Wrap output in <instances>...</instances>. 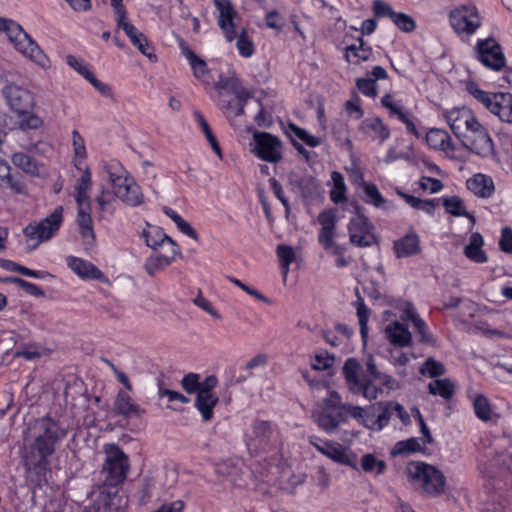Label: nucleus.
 Listing matches in <instances>:
<instances>
[{"mask_svg": "<svg viewBox=\"0 0 512 512\" xmlns=\"http://www.w3.org/2000/svg\"><path fill=\"white\" fill-rule=\"evenodd\" d=\"M36 429L38 434L26 448L23 462L31 482L40 486L50 465L49 457L54 454L56 445L66 437L67 431L48 416L36 422Z\"/></svg>", "mask_w": 512, "mask_h": 512, "instance_id": "f257e3e1", "label": "nucleus"}, {"mask_svg": "<svg viewBox=\"0 0 512 512\" xmlns=\"http://www.w3.org/2000/svg\"><path fill=\"white\" fill-rule=\"evenodd\" d=\"M361 413H363L362 407L342 403L338 393L332 391L323 400L320 410L313 413V418L323 431L331 434L350 417L358 421Z\"/></svg>", "mask_w": 512, "mask_h": 512, "instance_id": "f03ea898", "label": "nucleus"}, {"mask_svg": "<svg viewBox=\"0 0 512 512\" xmlns=\"http://www.w3.org/2000/svg\"><path fill=\"white\" fill-rule=\"evenodd\" d=\"M104 171L108 174L115 197L132 207L142 204L143 194L140 186L118 161L105 163Z\"/></svg>", "mask_w": 512, "mask_h": 512, "instance_id": "7ed1b4c3", "label": "nucleus"}, {"mask_svg": "<svg viewBox=\"0 0 512 512\" xmlns=\"http://www.w3.org/2000/svg\"><path fill=\"white\" fill-rule=\"evenodd\" d=\"M0 30L6 32L8 39L24 56L42 68L50 67L49 58L20 24L13 20L0 18Z\"/></svg>", "mask_w": 512, "mask_h": 512, "instance_id": "20e7f679", "label": "nucleus"}, {"mask_svg": "<svg viewBox=\"0 0 512 512\" xmlns=\"http://www.w3.org/2000/svg\"><path fill=\"white\" fill-rule=\"evenodd\" d=\"M280 433L275 423L257 419L245 433V444L250 454L260 455L276 449Z\"/></svg>", "mask_w": 512, "mask_h": 512, "instance_id": "39448f33", "label": "nucleus"}, {"mask_svg": "<svg viewBox=\"0 0 512 512\" xmlns=\"http://www.w3.org/2000/svg\"><path fill=\"white\" fill-rule=\"evenodd\" d=\"M466 91L481 103L500 121L512 124V94L508 92H488L480 89L473 81L466 84Z\"/></svg>", "mask_w": 512, "mask_h": 512, "instance_id": "423d86ee", "label": "nucleus"}, {"mask_svg": "<svg viewBox=\"0 0 512 512\" xmlns=\"http://www.w3.org/2000/svg\"><path fill=\"white\" fill-rule=\"evenodd\" d=\"M407 474L410 480L421 487L428 496H439L445 490V476L433 465L421 461L409 462Z\"/></svg>", "mask_w": 512, "mask_h": 512, "instance_id": "0eeeda50", "label": "nucleus"}, {"mask_svg": "<svg viewBox=\"0 0 512 512\" xmlns=\"http://www.w3.org/2000/svg\"><path fill=\"white\" fill-rule=\"evenodd\" d=\"M63 221V207L58 206L46 218L32 222L23 229L28 242V250H35L40 244L51 239Z\"/></svg>", "mask_w": 512, "mask_h": 512, "instance_id": "6e6552de", "label": "nucleus"}, {"mask_svg": "<svg viewBox=\"0 0 512 512\" xmlns=\"http://www.w3.org/2000/svg\"><path fill=\"white\" fill-rule=\"evenodd\" d=\"M106 459L103 465L105 484L115 487L124 482L129 471V458L116 444L105 445Z\"/></svg>", "mask_w": 512, "mask_h": 512, "instance_id": "1a4fd4ad", "label": "nucleus"}, {"mask_svg": "<svg viewBox=\"0 0 512 512\" xmlns=\"http://www.w3.org/2000/svg\"><path fill=\"white\" fill-rule=\"evenodd\" d=\"M449 23L457 35L471 36L481 26V17L476 6L459 5L449 12Z\"/></svg>", "mask_w": 512, "mask_h": 512, "instance_id": "9d476101", "label": "nucleus"}, {"mask_svg": "<svg viewBox=\"0 0 512 512\" xmlns=\"http://www.w3.org/2000/svg\"><path fill=\"white\" fill-rule=\"evenodd\" d=\"M309 442L316 448L317 451L330 458L334 462L358 470L357 455L350 449L342 446L339 443L322 440L316 436H311L309 438Z\"/></svg>", "mask_w": 512, "mask_h": 512, "instance_id": "9b49d317", "label": "nucleus"}, {"mask_svg": "<svg viewBox=\"0 0 512 512\" xmlns=\"http://www.w3.org/2000/svg\"><path fill=\"white\" fill-rule=\"evenodd\" d=\"M357 215L348 223L349 241L360 248L371 247L376 242L374 226L369 219L361 213V208H356Z\"/></svg>", "mask_w": 512, "mask_h": 512, "instance_id": "f8f14e48", "label": "nucleus"}, {"mask_svg": "<svg viewBox=\"0 0 512 512\" xmlns=\"http://www.w3.org/2000/svg\"><path fill=\"white\" fill-rule=\"evenodd\" d=\"M2 94L10 109L17 115H24L35 105L33 93L24 86L8 83L2 89Z\"/></svg>", "mask_w": 512, "mask_h": 512, "instance_id": "ddd939ff", "label": "nucleus"}, {"mask_svg": "<svg viewBox=\"0 0 512 512\" xmlns=\"http://www.w3.org/2000/svg\"><path fill=\"white\" fill-rule=\"evenodd\" d=\"M459 140L466 149L482 157H487L493 152V141L479 121Z\"/></svg>", "mask_w": 512, "mask_h": 512, "instance_id": "4468645a", "label": "nucleus"}, {"mask_svg": "<svg viewBox=\"0 0 512 512\" xmlns=\"http://www.w3.org/2000/svg\"><path fill=\"white\" fill-rule=\"evenodd\" d=\"M253 140L255 142L253 152L261 160L277 163L282 159V142L277 136L256 131L253 134Z\"/></svg>", "mask_w": 512, "mask_h": 512, "instance_id": "2eb2a0df", "label": "nucleus"}, {"mask_svg": "<svg viewBox=\"0 0 512 512\" xmlns=\"http://www.w3.org/2000/svg\"><path fill=\"white\" fill-rule=\"evenodd\" d=\"M217 384L218 379L215 375L207 376L204 379V386L196 395L194 406L204 422H210L214 416V408L219 401L218 396L213 392Z\"/></svg>", "mask_w": 512, "mask_h": 512, "instance_id": "dca6fc26", "label": "nucleus"}, {"mask_svg": "<svg viewBox=\"0 0 512 512\" xmlns=\"http://www.w3.org/2000/svg\"><path fill=\"white\" fill-rule=\"evenodd\" d=\"M391 404H394V401L378 402L369 409L363 408L358 421L371 430H382L394 415V407Z\"/></svg>", "mask_w": 512, "mask_h": 512, "instance_id": "f3484780", "label": "nucleus"}, {"mask_svg": "<svg viewBox=\"0 0 512 512\" xmlns=\"http://www.w3.org/2000/svg\"><path fill=\"white\" fill-rule=\"evenodd\" d=\"M476 53L477 59L491 70L500 71L505 67V55L500 44L493 38L478 40Z\"/></svg>", "mask_w": 512, "mask_h": 512, "instance_id": "a211bd4d", "label": "nucleus"}, {"mask_svg": "<svg viewBox=\"0 0 512 512\" xmlns=\"http://www.w3.org/2000/svg\"><path fill=\"white\" fill-rule=\"evenodd\" d=\"M444 117L458 139L478 122L473 112L465 107L446 111Z\"/></svg>", "mask_w": 512, "mask_h": 512, "instance_id": "6ab92c4d", "label": "nucleus"}, {"mask_svg": "<svg viewBox=\"0 0 512 512\" xmlns=\"http://www.w3.org/2000/svg\"><path fill=\"white\" fill-rule=\"evenodd\" d=\"M214 5L219 12L218 25L226 40L232 42L236 38L234 18L237 12L230 0H214Z\"/></svg>", "mask_w": 512, "mask_h": 512, "instance_id": "aec40b11", "label": "nucleus"}, {"mask_svg": "<svg viewBox=\"0 0 512 512\" xmlns=\"http://www.w3.org/2000/svg\"><path fill=\"white\" fill-rule=\"evenodd\" d=\"M381 104L389 111L391 117H396L405 124L407 133L419 138L421 136L414 122V116L405 110L399 102H395L391 94H386L381 99Z\"/></svg>", "mask_w": 512, "mask_h": 512, "instance_id": "412c9836", "label": "nucleus"}, {"mask_svg": "<svg viewBox=\"0 0 512 512\" xmlns=\"http://www.w3.org/2000/svg\"><path fill=\"white\" fill-rule=\"evenodd\" d=\"M147 228L141 232V238L145 244L153 250H157L161 246H169L173 248V253L178 252V244L158 226H152L146 223Z\"/></svg>", "mask_w": 512, "mask_h": 512, "instance_id": "4be33fe9", "label": "nucleus"}, {"mask_svg": "<svg viewBox=\"0 0 512 512\" xmlns=\"http://www.w3.org/2000/svg\"><path fill=\"white\" fill-rule=\"evenodd\" d=\"M66 263L67 266L82 279L99 281L105 279L104 273L87 260L70 255L66 257Z\"/></svg>", "mask_w": 512, "mask_h": 512, "instance_id": "5701e85b", "label": "nucleus"}, {"mask_svg": "<svg viewBox=\"0 0 512 512\" xmlns=\"http://www.w3.org/2000/svg\"><path fill=\"white\" fill-rule=\"evenodd\" d=\"M117 26L125 32L132 44L137 47L143 55L149 59L156 60V55L153 53V49L150 47L146 36L130 23L128 19L117 24Z\"/></svg>", "mask_w": 512, "mask_h": 512, "instance_id": "b1692460", "label": "nucleus"}, {"mask_svg": "<svg viewBox=\"0 0 512 512\" xmlns=\"http://www.w3.org/2000/svg\"><path fill=\"white\" fill-rule=\"evenodd\" d=\"M360 132L367 138L383 143L390 137V130L379 117L364 119L360 126Z\"/></svg>", "mask_w": 512, "mask_h": 512, "instance_id": "393cba45", "label": "nucleus"}, {"mask_svg": "<svg viewBox=\"0 0 512 512\" xmlns=\"http://www.w3.org/2000/svg\"><path fill=\"white\" fill-rule=\"evenodd\" d=\"M77 224L79 233L83 240L84 249L91 250L95 245V234L93 230V220L91 210L77 209Z\"/></svg>", "mask_w": 512, "mask_h": 512, "instance_id": "a878e982", "label": "nucleus"}, {"mask_svg": "<svg viewBox=\"0 0 512 512\" xmlns=\"http://www.w3.org/2000/svg\"><path fill=\"white\" fill-rule=\"evenodd\" d=\"M385 334L389 342L396 347L404 348L412 344L411 332L398 321L389 323L385 327Z\"/></svg>", "mask_w": 512, "mask_h": 512, "instance_id": "bb28decb", "label": "nucleus"}, {"mask_svg": "<svg viewBox=\"0 0 512 512\" xmlns=\"http://www.w3.org/2000/svg\"><path fill=\"white\" fill-rule=\"evenodd\" d=\"M393 250L397 258H406L418 254L421 251L419 236L414 232L406 234L394 241Z\"/></svg>", "mask_w": 512, "mask_h": 512, "instance_id": "cd10ccee", "label": "nucleus"}, {"mask_svg": "<svg viewBox=\"0 0 512 512\" xmlns=\"http://www.w3.org/2000/svg\"><path fill=\"white\" fill-rule=\"evenodd\" d=\"M181 256L182 253L179 246L178 252L175 253H173V248H169V252L167 254H155L149 256L144 263V269L150 276H154L160 270L171 265L177 257Z\"/></svg>", "mask_w": 512, "mask_h": 512, "instance_id": "c85d7f7f", "label": "nucleus"}, {"mask_svg": "<svg viewBox=\"0 0 512 512\" xmlns=\"http://www.w3.org/2000/svg\"><path fill=\"white\" fill-rule=\"evenodd\" d=\"M426 142L434 150L443 151L447 154L455 151L450 135L443 129L431 128L426 133Z\"/></svg>", "mask_w": 512, "mask_h": 512, "instance_id": "c756f323", "label": "nucleus"}, {"mask_svg": "<svg viewBox=\"0 0 512 512\" xmlns=\"http://www.w3.org/2000/svg\"><path fill=\"white\" fill-rule=\"evenodd\" d=\"M467 188L481 198H489L495 190L492 178L481 173L467 180Z\"/></svg>", "mask_w": 512, "mask_h": 512, "instance_id": "7c9ffc66", "label": "nucleus"}, {"mask_svg": "<svg viewBox=\"0 0 512 512\" xmlns=\"http://www.w3.org/2000/svg\"><path fill=\"white\" fill-rule=\"evenodd\" d=\"M114 412L123 417H132L140 415L142 409L133 402L127 392L120 390L114 401Z\"/></svg>", "mask_w": 512, "mask_h": 512, "instance_id": "2f4dec72", "label": "nucleus"}, {"mask_svg": "<svg viewBox=\"0 0 512 512\" xmlns=\"http://www.w3.org/2000/svg\"><path fill=\"white\" fill-rule=\"evenodd\" d=\"M483 245L484 239L482 235L478 232L472 233L469 238V243L464 248L465 256L472 262L485 263L488 258L482 249Z\"/></svg>", "mask_w": 512, "mask_h": 512, "instance_id": "473e14b6", "label": "nucleus"}, {"mask_svg": "<svg viewBox=\"0 0 512 512\" xmlns=\"http://www.w3.org/2000/svg\"><path fill=\"white\" fill-rule=\"evenodd\" d=\"M180 48L193 70L194 77L206 82V76L209 74L206 62L198 57L184 42L180 43Z\"/></svg>", "mask_w": 512, "mask_h": 512, "instance_id": "72a5a7b5", "label": "nucleus"}, {"mask_svg": "<svg viewBox=\"0 0 512 512\" xmlns=\"http://www.w3.org/2000/svg\"><path fill=\"white\" fill-rule=\"evenodd\" d=\"M428 392L433 396H440L444 400H450L456 391L455 383L449 378L435 379L428 383Z\"/></svg>", "mask_w": 512, "mask_h": 512, "instance_id": "f704fd0d", "label": "nucleus"}, {"mask_svg": "<svg viewBox=\"0 0 512 512\" xmlns=\"http://www.w3.org/2000/svg\"><path fill=\"white\" fill-rule=\"evenodd\" d=\"M12 163L23 172L38 176L42 172V166L30 155L23 152H16L11 157Z\"/></svg>", "mask_w": 512, "mask_h": 512, "instance_id": "c9c22d12", "label": "nucleus"}, {"mask_svg": "<svg viewBox=\"0 0 512 512\" xmlns=\"http://www.w3.org/2000/svg\"><path fill=\"white\" fill-rule=\"evenodd\" d=\"M360 369V364L354 358L347 359L343 365L342 372L351 392L359 389V383L363 379L359 375Z\"/></svg>", "mask_w": 512, "mask_h": 512, "instance_id": "e433bc0d", "label": "nucleus"}, {"mask_svg": "<svg viewBox=\"0 0 512 512\" xmlns=\"http://www.w3.org/2000/svg\"><path fill=\"white\" fill-rule=\"evenodd\" d=\"M423 443L418 438H409L406 440H401L395 443L394 447L391 450V454L393 456L401 455L407 456L411 453L420 452L423 450Z\"/></svg>", "mask_w": 512, "mask_h": 512, "instance_id": "4c0bfd02", "label": "nucleus"}, {"mask_svg": "<svg viewBox=\"0 0 512 512\" xmlns=\"http://www.w3.org/2000/svg\"><path fill=\"white\" fill-rule=\"evenodd\" d=\"M443 206L446 212L453 216H464L469 218L472 222L475 221L474 216L466 211L463 201L458 196L444 197Z\"/></svg>", "mask_w": 512, "mask_h": 512, "instance_id": "58836bf2", "label": "nucleus"}, {"mask_svg": "<svg viewBox=\"0 0 512 512\" xmlns=\"http://www.w3.org/2000/svg\"><path fill=\"white\" fill-rule=\"evenodd\" d=\"M333 188L330 191V199L336 204L346 201V185L344 177L340 172L333 171L331 174Z\"/></svg>", "mask_w": 512, "mask_h": 512, "instance_id": "ea45409f", "label": "nucleus"}, {"mask_svg": "<svg viewBox=\"0 0 512 512\" xmlns=\"http://www.w3.org/2000/svg\"><path fill=\"white\" fill-rule=\"evenodd\" d=\"M163 212L167 215L177 226V228L185 235L189 236L194 240H198L199 236L195 229L185 221L175 210L164 207Z\"/></svg>", "mask_w": 512, "mask_h": 512, "instance_id": "a19ab883", "label": "nucleus"}, {"mask_svg": "<svg viewBox=\"0 0 512 512\" xmlns=\"http://www.w3.org/2000/svg\"><path fill=\"white\" fill-rule=\"evenodd\" d=\"M45 354V348L36 342H29L23 347L14 352L15 358H24L28 361H33L41 358Z\"/></svg>", "mask_w": 512, "mask_h": 512, "instance_id": "79ce46f5", "label": "nucleus"}, {"mask_svg": "<svg viewBox=\"0 0 512 512\" xmlns=\"http://www.w3.org/2000/svg\"><path fill=\"white\" fill-rule=\"evenodd\" d=\"M287 135L291 140L296 137L310 147H317L321 144V139L319 137L309 134L305 129L298 127L294 123L288 124Z\"/></svg>", "mask_w": 512, "mask_h": 512, "instance_id": "37998d69", "label": "nucleus"}, {"mask_svg": "<svg viewBox=\"0 0 512 512\" xmlns=\"http://www.w3.org/2000/svg\"><path fill=\"white\" fill-rule=\"evenodd\" d=\"M419 373L423 376L436 378L446 373L444 364L435 360L433 357L427 358L419 368Z\"/></svg>", "mask_w": 512, "mask_h": 512, "instance_id": "c03bdc74", "label": "nucleus"}, {"mask_svg": "<svg viewBox=\"0 0 512 512\" xmlns=\"http://www.w3.org/2000/svg\"><path fill=\"white\" fill-rule=\"evenodd\" d=\"M362 187L365 193V202L367 204L380 208L387 202L374 183L362 182Z\"/></svg>", "mask_w": 512, "mask_h": 512, "instance_id": "a18cd8bd", "label": "nucleus"}, {"mask_svg": "<svg viewBox=\"0 0 512 512\" xmlns=\"http://www.w3.org/2000/svg\"><path fill=\"white\" fill-rule=\"evenodd\" d=\"M358 45L353 44L346 47V59L350 62L351 57H355L357 60L354 63H358L359 61H366L369 59L372 51L369 46H366L364 41L360 38L358 40Z\"/></svg>", "mask_w": 512, "mask_h": 512, "instance_id": "49530a36", "label": "nucleus"}, {"mask_svg": "<svg viewBox=\"0 0 512 512\" xmlns=\"http://www.w3.org/2000/svg\"><path fill=\"white\" fill-rule=\"evenodd\" d=\"M180 384L186 393L197 395L204 386V380H201L200 374L189 372L183 376Z\"/></svg>", "mask_w": 512, "mask_h": 512, "instance_id": "de8ad7c7", "label": "nucleus"}, {"mask_svg": "<svg viewBox=\"0 0 512 512\" xmlns=\"http://www.w3.org/2000/svg\"><path fill=\"white\" fill-rule=\"evenodd\" d=\"M276 254L279 258L280 268L283 272L284 277L289 272V266L295 260V252L289 245L280 244L276 248Z\"/></svg>", "mask_w": 512, "mask_h": 512, "instance_id": "09e8293b", "label": "nucleus"}, {"mask_svg": "<svg viewBox=\"0 0 512 512\" xmlns=\"http://www.w3.org/2000/svg\"><path fill=\"white\" fill-rule=\"evenodd\" d=\"M194 115L207 141L210 143L212 150L221 158V148L205 117L199 111H196Z\"/></svg>", "mask_w": 512, "mask_h": 512, "instance_id": "8fccbe9b", "label": "nucleus"}, {"mask_svg": "<svg viewBox=\"0 0 512 512\" xmlns=\"http://www.w3.org/2000/svg\"><path fill=\"white\" fill-rule=\"evenodd\" d=\"M476 416L482 421L492 420L493 411L488 399L483 395H477L473 402Z\"/></svg>", "mask_w": 512, "mask_h": 512, "instance_id": "3c124183", "label": "nucleus"}, {"mask_svg": "<svg viewBox=\"0 0 512 512\" xmlns=\"http://www.w3.org/2000/svg\"><path fill=\"white\" fill-rule=\"evenodd\" d=\"M4 283L16 284L19 288L25 291L27 294L35 297H43L44 291L36 284L28 282L18 277H6L3 279Z\"/></svg>", "mask_w": 512, "mask_h": 512, "instance_id": "603ef678", "label": "nucleus"}, {"mask_svg": "<svg viewBox=\"0 0 512 512\" xmlns=\"http://www.w3.org/2000/svg\"><path fill=\"white\" fill-rule=\"evenodd\" d=\"M413 326L419 335V341L430 346H437V340L433 334L429 332L428 326L421 317H415Z\"/></svg>", "mask_w": 512, "mask_h": 512, "instance_id": "864d4df0", "label": "nucleus"}, {"mask_svg": "<svg viewBox=\"0 0 512 512\" xmlns=\"http://www.w3.org/2000/svg\"><path fill=\"white\" fill-rule=\"evenodd\" d=\"M370 316V309L365 305L364 300L359 298L357 301V317L360 326V334L365 342L368 337V319Z\"/></svg>", "mask_w": 512, "mask_h": 512, "instance_id": "5fc2aeb1", "label": "nucleus"}, {"mask_svg": "<svg viewBox=\"0 0 512 512\" xmlns=\"http://www.w3.org/2000/svg\"><path fill=\"white\" fill-rule=\"evenodd\" d=\"M381 392V388L373 384L372 379L367 377H363L359 383V389L352 391L354 394H362L368 400L376 399Z\"/></svg>", "mask_w": 512, "mask_h": 512, "instance_id": "6e6d98bb", "label": "nucleus"}, {"mask_svg": "<svg viewBox=\"0 0 512 512\" xmlns=\"http://www.w3.org/2000/svg\"><path fill=\"white\" fill-rule=\"evenodd\" d=\"M361 467L365 472H375L378 475L383 473L386 463L377 459L373 454H365L361 460Z\"/></svg>", "mask_w": 512, "mask_h": 512, "instance_id": "4d7b16f0", "label": "nucleus"}, {"mask_svg": "<svg viewBox=\"0 0 512 512\" xmlns=\"http://www.w3.org/2000/svg\"><path fill=\"white\" fill-rule=\"evenodd\" d=\"M66 63L77 71L81 76H83L87 81L94 76L93 72L90 71L89 65L82 59L74 56L68 55L66 57Z\"/></svg>", "mask_w": 512, "mask_h": 512, "instance_id": "13d9d810", "label": "nucleus"}, {"mask_svg": "<svg viewBox=\"0 0 512 512\" xmlns=\"http://www.w3.org/2000/svg\"><path fill=\"white\" fill-rule=\"evenodd\" d=\"M21 120L18 123L19 129L26 130H36L39 129L43 125V119L38 115L31 113L30 111L27 114L19 115Z\"/></svg>", "mask_w": 512, "mask_h": 512, "instance_id": "bf43d9fd", "label": "nucleus"}, {"mask_svg": "<svg viewBox=\"0 0 512 512\" xmlns=\"http://www.w3.org/2000/svg\"><path fill=\"white\" fill-rule=\"evenodd\" d=\"M236 47L239 51V54L242 57L249 58L254 53V44L247 37L246 31L242 30L239 36L237 37Z\"/></svg>", "mask_w": 512, "mask_h": 512, "instance_id": "052dcab7", "label": "nucleus"}, {"mask_svg": "<svg viewBox=\"0 0 512 512\" xmlns=\"http://www.w3.org/2000/svg\"><path fill=\"white\" fill-rule=\"evenodd\" d=\"M75 167L82 171V175L77 180L75 190L89 191L92 187V176L89 167L85 166L83 168L81 162H75Z\"/></svg>", "mask_w": 512, "mask_h": 512, "instance_id": "680f3d73", "label": "nucleus"}, {"mask_svg": "<svg viewBox=\"0 0 512 512\" xmlns=\"http://www.w3.org/2000/svg\"><path fill=\"white\" fill-rule=\"evenodd\" d=\"M391 20L400 30L406 33L412 32L416 27L413 18L404 13L396 12L395 14H392Z\"/></svg>", "mask_w": 512, "mask_h": 512, "instance_id": "e2e57ef3", "label": "nucleus"}, {"mask_svg": "<svg viewBox=\"0 0 512 512\" xmlns=\"http://www.w3.org/2000/svg\"><path fill=\"white\" fill-rule=\"evenodd\" d=\"M158 396L159 398L166 397L169 402H180L182 404H187L190 402V399L187 396L178 391L164 388L161 382L158 384Z\"/></svg>", "mask_w": 512, "mask_h": 512, "instance_id": "0e129e2a", "label": "nucleus"}, {"mask_svg": "<svg viewBox=\"0 0 512 512\" xmlns=\"http://www.w3.org/2000/svg\"><path fill=\"white\" fill-rule=\"evenodd\" d=\"M72 140H73V149L76 161L75 162H81L82 160L86 158V147L83 137L80 135V133L77 130L72 131Z\"/></svg>", "mask_w": 512, "mask_h": 512, "instance_id": "69168bd1", "label": "nucleus"}, {"mask_svg": "<svg viewBox=\"0 0 512 512\" xmlns=\"http://www.w3.org/2000/svg\"><path fill=\"white\" fill-rule=\"evenodd\" d=\"M358 90L368 97H375L377 95V84L371 78H358L356 80Z\"/></svg>", "mask_w": 512, "mask_h": 512, "instance_id": "338daca9", "label": "nucleus"}, {"mask_svg": "<svg viewBox=\"0 0 512 512\" xmlns=\"http://www.w3.org/2000/svg\"><path fill=\"white\" fill-rule=\"evenodd\" d=\"M419 186L423 191L431 194L438 193L443 189V183L436 178L422 176L419 180Z\"/></svg>", "mask_w": 512, "mask_h": 512, "instance_id": "774afa93", "label": "nucleus"}]
</instances>
